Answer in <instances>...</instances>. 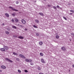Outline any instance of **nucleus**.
<instances>
[{"mask_svg": "<svg viewBox=\"0 0 74 74\" xmlns=\"http://www.w3.org/2000/svg\"><path fill=\"white\" fill-rule=\"evenodd\" d=\"M63 18L64 19H65V20H66V21H67V18H66V17L64 16Z\"/></svg>", "mask_w": 74, "mask_h": 74, "instance_id": "obj_27", "label": "nucleus"}, {"mask_svg": "<svg viewBox=\"0 0 74 74\" xmlns=\"http://www.w3.org/2000/svg\"><path fill=\"white\" fill-rule=\"evenodd\" d=\"M40 56H42L44 55V54L42 53H40Z\"/></svg>", "mask_w": 74, "mask_h": 74, "instance_id": "obj_24", "label": "nucleus"}, {"mask_svg": "<svg viewBox=\"0 0 74 74\" xmlns=\"http://www.w3.org/2000/svg\"><path fill=\"white\" fill-rule=\"evenodd\" d=\"M69 40H70V41H71V39H69Z\"/></svg>", "mask_w": 74, "mask_h": 74, "instance_id": "obj_47", "label": "nucleus"}, {"mask_svg": "<svg viewBox=\"0 0 74 74\" xmlns=\"http://www.w3.org/2000/svg\"><path fill=\"white\" fill-rule=\"evenodd\" d=\"M9 8H10V9H12V10L14 11H16V12L18 11V10L14 9V8H13L11 6L9 7Z\"/></svg>", "mask_w": 74, "mask_h": 74, "instance_id": "obj_1", "label": "nucleus"}, {"mask_svg": "<svg viewBox=\"0 0 74 74\" xmlns=\"http://www.w3.org/2000/svg\"><path fill=\"white\" fill-rule=\"evenodd\" d=\"M12 27L13 29H16V27H15V26H12Z\"/></svg>", "mask_w": 74, "mask_h": 74, "instance_id": "obj_21", "label": "nucleus"}, {"mask_svg": "<svg viewBox=\"0 0 74 74\" xmlns=\"http://www.w3.org/2000/svg\"><path fill=\"white\" fill-rule=\"evenodd\" d=\"M38 70H39V71H40V70H41V68H40V66H38Z\"/></svg>", "mask_w": 74, "mask_h": 74, "instance_id": "obj_18", "label": "nucleus"}, {"mask_svg": "<svg viewBox=\"0 0 74 74\" xmlns=\"http://www.w3.org/2000/svg\"><path fill=\"white\" fill-rule=\"evenodd\" d=\"M57 8H59V6L57 5Z\"/></svg>", "mask_w": 74, "mask_h": 74, "instance_id": "obj_40", "label": "nucleus"}, {"mask_svg": "<svg viewBox=\"0 0 74 74\" xmlns=\"http://www.w3.org/2000/svg\"><path fill=\"white\" fill-rule=\"evenodd\" d=\"M69 71L70 72V70H69Z\"/></svg>", "mask_w": 74, "mask_h": 74, "instance_id": "obj_48", "label": "nucleus"}, {"mask_svg": "<svg viewBox=\"0 0 74 74\" xmlns=\"http://www.w3.org/2000/svg\"><path fill=\"white\" fill-rule=\"evenodd\" d=\"M13 55H16V56H18V53H15V52H13Z\"/></svg>", "mask_w": 74, "mask_h": 74, "instance_id": "obj_15", "label": "nucleus"}, {"mask_svg": "<svg viewBox=\"0 0 74 74\" xmlns=\"http://www.w3.org/2000/svg\"><path fill=\"white\" fill-rule=\"evenodd\" d=\"M7 29V30H8V31H10V30H11L10 29H8V28Z\"/></svg>", "mask_w": 74, "mask_h": 74, "instance_id": "obj_39", "label": "nucleus"}, {"mask_svg": "<svg viewBox=\"0 0 74 74\" xmlns=\"http://www.w3.org/2000/svg\"><path fill=\"white\" fill-rule=\"evenodd\" d=\"M18 38H20V39H23V38H23V37L22 36H18Z\"/></svg>", "mask_w": 74, "mask_h": 74, "instance_id": "obj_10", "label": "nucleus"}, {"mask_svg": "<svg viewBox=\"0 0 74 74\" xmlns=\"http://www.w3.org/2000/svg\"><path fill=\"white\" fill-rule=\"evenodd\" d=\"M70 12H74V11L73 10H70Z\"/></svg>", "mask_w": 74, "mask_h": 74, "instance_id": "obj_31", "label": "nucleus"}, {"mask_svg": "<svg viewBox=\"0 0 74 74\" xmlns=\"http://www.w3.org/2000/svg\"><path fill=\"white\" fill-rule=\"evenodd\" d=\"M14 20L16 22H18L19 21V20H18V19L17 18H15L14 19Z\"/></svg>", "mask_w": 74, "mask_h": 74, "instance_id": "obj_12", "label": "nucleus"}, {"mask_svg": "<svg viewBox=\"0 0 74 74\" xmlns=\"http://www.w3.org/2000/svg\"><path fill=\"white\" fill-rule=\"evenodd\" d=\"M1 68L5 69H6V67L4 66H1Z\"/></svg>", "mask_w": 74, "mask_h": 74, "instance_id": "obj_11", "label": "nucleus"}, {"mask_svg": "<svg viewBox=\"0 0 74 74\" xmlns=\"http://www.w3.org/2000/svg\"><path fill=\"white\" fill-rule=\"evenodd\" d=\"M18 71L20 73L21 72V71L20 70H18Z\"/></svg>", "mask_w": 74, "mask_h": 74, "instance_id": "obj_29", "label": "nucleus"}, {"mask_svg": "<svg viewBox=\"0 0 74 74\" xmlns=\"http://www.w3.org/2000/svg\"><path fill=\"white\" fill-rule=\"evenodd\" d=\"M0 50L3 52H5V50L4 48H1Z\"/></svg>", "mask_w": 74, "mask_h": 74, "instance_id": "obj_9", "label": "nucleus"}, {"mask_svg": "<svg viewBox=\"0 0 74 74\" xmlns=\"http://www.w3.org/2000/svg\"><path fill=\"white\" fill-rule=\"evenodd\" d=\"M30 64L31 65H34V64L32 62H31Z\"/></svg>", "mask_w": 74, "mask_h": 74, "instance_id": "obj_34", "label": "nucleus"}, {"mask_svg": "<svg viewBox=\"0 0 74 74\" xmlns=\"http://www.w3.org/2000/svg\"><path fill=\"white\" fill-rule=\"evenodd\" d=\"M25 60L26 62H28V63L32 62V60L31 59H26Z\"/></svg>", "mask_w": 74, "mask_h": 74, "instance_id": "obj_2", "label": "nucleus"}, {"mask_svg": "<svg viewBox=\"0 0 74 74\" xmlns=\"http://www.w3.org/2000/svg\"><path fill=\"white\" fill-rule=\"evenodd\" d=\"M61 49L62 50V51H65L66 50V48H65V47H62L61 48Z\"/></svg>", "mask_w": 74, "mask_h": 74, "instance_id": "obj_7", "label": "nucleus"}, {"mask_svg": "<svg viewBox=\"0 0 74 74\" xmlns=\"http://www.w3.org/2000/svg\"><path fill=\"white\" fill-rule=\"evenodd\" d=\"M39 14L41 16H44V14L42 13H39Z\"/></svg>", "mask_w": 74, "mask_h": 74, "instance_id": "obj_20", "label": "nucleus"}, {"mask_svg": "<svg viewBox=\"0 0 74 74\" xmlns=\"http://www.w3.org/2000/svg\"><path fill=\"white\" fill-rule=\"evenodd\" d=\"M15 14H16V13H12V16H15Z\"/></svg>", "mask_w": 74, "mask_h": 74, "instance_id": "obj_17", "label": "nucleus"}, {"mask_svg": "<svg viewBox=\"0 0 74 74\" xmlns=\"http://www.w3.org/2000/svg\"><path fill=\"white\" fill-rule=\"evenodd\" d=\"M41 62L42 63H45V62L44 60V59H43L42 58L41 59Z\"/></svg>", "mask_w": 74, "mask_h": 74, "instance_id": "obj_8", "label": "nucleus"}, {"mask_svg": "<svg viewBox=\"0 0 74 74\" xmlns=\"http://www.w3.org/2000/svg\"><path fill=\"white\" fill-rule=\"evenodd\" d=\"M13 37H14L15 38H17V36H16V35H14L13 36Z\"/></svg>", "mask_w": 74, "mask_h": 74, "instance_id": "obj_30", "label": "nucleus"}, {"mask_svg": "<svg viewBox=\"0 0 74 74\" xmlns=\"http://www.w3.org/2000/svg\"><path fill=\"white\" fill-rule=\"evenodd\" d=\"M21 22L23 24H26V21L22 19L21 20Z\"/></svg>", "mask_w": 74, "mask_h": 74, "instance_id": "obj_5", "label": "nucleus"}, {"mask_svg": "<svg viewBox=\"0 0 74 74\" xmlns=\"http://www.w3.org/2000/svg\"><path fill=\"white\" fill-rule=\"evenodd\" d=\"M71 35H72V36H73V37H74V34L71 33Z\"/></svg>", "mask_w": 74, "mask_h": 74, "instance_id": "obj_36", "label": "nucleus"}, {"mask_svg": "<svg viewBox=\"0 0 74 74\" xmlns=\"http://www.w3.org/2000/svg\"><path fill=\"white\" fill-rule=\"evenodd\" d=\"M19 56H20V57L22 58H23V59H26V57H25L24 56L22 55V54H20Z\"/></svg>", "mask_w": 74, "mask_h": 74, "instance_id": "obj_4", "label": "nucleus"}, {"mask_svg": "<svg viewBox=\"0 0 74 74\" xmlns=\"http://www.w3.org/2000/svg\"><path fill=\"white\" fill-rule=\"evenodd\" d=\"M53 8H54V9H55V10H56V9H57L56 7L55 6H53Z\"/></svg>", "mask_w": 74, "mask_h": 74, "instance_id": "obj_26", "label": "nucleus"}, {"mask_svg": "<svg viewBox=\"0 0 74 74\" xmlns=\"http://www.w3.org/2000/svg\"><path fill=\"white\" fill-rule=\"evenodd\" d=\"M69 14H70V15H72V14H73V13H70Z\"/></svg>", "mask_w": 74, "mask_h": 74, "instance_id": "obj_42", "label": "nucleus"}, {"mask_svg": "<svg viewBox=\"0 0 74 74\" xmlns=\"http://www.w3.org/2000/svg\"><path fill=\"white\" fill-rule=\"evenodd\" d=\"M5 33H6V34H9V33H9L8 32V31H5Z\"/></svg>", "mask_w": 74, "mask_h": 74, "instance_id": "obj_19", "label": "nucleus"}, {"mask_svg": "<svg viewBox=\"0 0 74 74\" xmlns=\"http://www.w3.org/2000/svg\"><path fill=\"white\" fill-rule=\"evenodd\" d=\"M47 6L48 7H51V6L50 5H47Z\"/></svg>", "mask_w": 74, "mask_h": 74, "instance_id": "obj_37", "label": "nucleus"}, {"mask_svg": "<svg viewBox=\"0 0 74 74\" xmlns=\"http://www.w3.org/2000/svg\"><path fill=\"white\" fill-rule=\"evenodd\" d=\"M36 36H39V34L38 33H36Z\"/></svg>", "mask_w": 74, "mask_h": 74, "instance_id": "obj_22", "label": "nucleus"}, {"mask_svg": "<svg viewBox=\"0 0 74 74\" xmlns=\"http://www.w3.org/2000/svg\"><path fill=\"white\" fill-rule=\"evenodd\" d=\"M35 21L36 22V23H40V22L38 20H35Z\"/></svg>", "mask_w": 74, "mask_h": 74, "instance_id": "obj_14", "label": "nucleus"}, {"mask_svg": "<svg viewBox=\"0 0 74 74\" xmlns=\"http://www.w3.org/2000/svg\"><path fill=\"white\" fill-rule=\"evenodd\" d=\"M0 72H2V70H0Z\"/></svg>", "mask_w": 74, "mask_h": 74, "instance_id": "obj_44", "label": "nucleus"}, {"mask_svg": "<svg viewBox=\"0 0 74 74\" xmlns=\"http://www.w3.org/2000/svg\"><path fill=\"white\" fill-rule=\"evenodd\" d=\"M25 73H27V72H28V71H27V70H25Z\"/></svg>", "mask_w": 74, "mask_h": 74, "instance_id": "obj_32", "label": "nucleus"}, {"mask_svg": "<svg viewBox=\"0 0 74 74\" xmlns=\"http://www.w3.org/2000/svg\"><path fill=\"white\" fill-rule=\"evenodd\" d=\"M25 31H27V29L25 28Z\"/></svg>", "mask_w": 74, "mask_h": 74, "instance_id": "obj_41", "label": "nucleus"}, {"mask_svg": "<svg viewBox=\"0 0 74 74\" xmlns=\"http://www.w3.org/2000/svg\"><path fill=\"white\" fill-rule=\"evenodd\" d=\"M5 59L6 61H7H7H8L9 62H10V63H13V61L11 60L8 58H6Z\"/></svg>", "mask_w": 74, "mask_h": 74, "instance_id": "obj_3", "label": "nucleus"}, {"mask_svg": "<svg viewBox=\"0 0 74 74\" xmlns=\"http://www.w3.org/2000/svg\"><path fill=\"white\" fill-rule=\"evenodd\" d=\"M33 26L34 27H35V28H38V27L36 26L35 25H34Z\"/></svg>", "mask_w": 74, "mask_h": 74, "instance_id": "obj_25", "label": "nucleus"}, {"mask_svg": "<svg viewBox=\"0 0 74 74\" xmlns=\"http://www.w3.org/2000/svg\"><path fill=\"white\" fill-rule=\"evenodd\" d=\"M5 15L7 17H9V16H10V15L8 13H5Z\"/></svg>", "mask_w": 74, "mask_h": 74, "instance_id": "obj_13", "label": "nucleus"}, {"mask_svg": "<svg viewBox=\"0 0 74 74\" xmlns=\"http://www.w3.org/2000/svg\"><path fill=\"white\" fill-rule=\"evenodd\" d=\"M74 68V64L72 66Z\"/></svg>", "mask_w": 74, "mask_h": 74, "instance_id": "obj_45", "label": "nucleus"}, {"mask_svg": "<svg viewBox=\"0 0 74 74\" xmlns=\"http://www.w3.org/2000/svg\"><path fill=\"white\" fill-rule=\"evenodd\" d=\"M56 38L57 39H58V38H59V36L58 35H57L56 36Z\"/></svg>", "mask_w": 74, "mask_h": 74, "instance_id": "obj_23", "label": "nucleus"}, {"mask_svg": "<svg viewBox=\"0 0 74 74\" xmlns=\"http://www.w3.org/2000/svg\"><path fill=\"white\" fill-rule=\"evenodd\" d=\"M16 3L17 4H18L19 3V2H18V1H16Z\"/></svg>", "mask_w": 74, "mask_h": 74, "instance_id": "obj_33", "label": "nucleus"}, {"mask_svg": "<svg viewBox=\"0 0 74 74\" xmlns=\"http://www.w3.org/2000/svg\"><path fill=\"white\" fill-rule=\"evenodd\" d=\"M16 60L17 61H19V59L18 58H16Z\"/></svg>", "mask_w": 74, "mask_h": 74, "instance_id": "obj_28", "label": "nucleus"}, {"mask_svg": "<svg viewBox=\"0 0 74 74\" xmlns=\"http://www.w3.org/2000/svg\"><path fill=\"white\" fill-rule=\"evenodd\" d=\"M3 48H4L5 49H6V50H8V47L5 46H3Z\"/></svg>", "mask_w": 74, "mask_h": 74, "instance_id": "obj_6", "label": "nucleus"}, {"mask_svg": "<svg viewBox=\"0 0 74 74\" xmlns=\"http://www.w3.org/2000/svg\"><path fill=\"white\" fill-rule=\"evenodd\" d=\"M45 1H47V0H44Z\"/></svg>", "mask_w": 74, "mask_h": 74, "instance_id": "obj_46", "label": "nucleus"}, {"mask_svg": "<svg viewBox=\"0 0 74 74\" xmlns=\"http://www.w3.org/2000/svg\"><path fill=\"white\" fill-rule=\"evenodd\" d=\"M2 25H3V26H4V23H3V24H2Z\"/></svg>", "mask_w": 74, "mask_h": 74, "instance_id": "obj_43", "label": "nucleus"}, {"mask_svg": "<svg viewBox=\"0 0 74 74\" xmlns=\"http://www.w3.org/2000/svg\"><path fill=\"white\" fill-rule=\"evenodd\" d=\"M42 44H43V43L42 42H39V44L40 45H42Z\"/></svg>", "mask_w": 74, "mask_h": 74, "instance_id": "obj_16", "label": "nucleus"}, {"mask_svg": "<svg viewBox=\"0 0 74 74\" xmlns=\"http://www.w3.org/2000/svg\"><path fill=\"white\" fill-rule=\"evenodd\" d=\"M12 22H14V19H12Z\"/></svg>", "mask_w": 74, "mask_h": 74, "instance_id": "obj_35", "label": "nucleus"}, {"mask_svg": "<svg viewBox=\"0 0 74 74\" xmlns=\"http://www.w3.org/2000/svg\"><path fill=\"white\" fill-rule=\"evenodd\" d=\"M20 26H21V27H24V26L22 25H20Z\"/></svg>", "mask_w": 74, "mask_h": 74, "instance_id": "obj_38", "label": "nucleus"}]
</instances>
